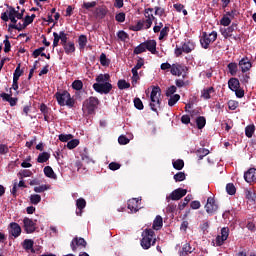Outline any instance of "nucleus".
<instances>
[{"mask_svg": "<svg viewBox=\"0 0 256 256\" xmlns=\"http://www.w3.org/2000/svg\"><path fill=\"white\" fill-rule=\"evenodd\" d=\"M55 98L60 107H65V105L70 109L75 107V99L71 98V94L67 90L56 92Z\"/></svg>", "mask_w": 256, "mask_h": 256, "instance_id": "1", "label": "nucleus"}, {"mask_svg": "<svg viewBox=\"0 0 256 256\" xmlns=\"http://www.w3.org/2000/svg\"><path fill=\"white\" fill-rule=\"evenodd\" d=\"M99 103V98L95 96H90L86 99L82 104V111L84 115H95V111H97Z\"/></svg>", "mask_w": 256, "mask_h": 256, "instance_id": "2", "label": "nucleus"}, {"mask_svg": "<svg viewBox=\"0 0 256 256\" xmlns=\"http://www.w3.org/2000/svg\"><path fill=\"white\" fill-rule=\"evenodd\" d=\"M161 88L159 86H154L152 88L151 94H150V108L151 111H154V113H157V109L161 107Z\"/></svg>", "mask_w": 256, "mask_h": 256, "instance_id": "3", "label": "nucleus"}, {"mask_svg": "<svg viewBox=\"0 0 256 256\" xmlns=\"http://www.w3.org/2000/svg\"><path fill=\"white\" fill-rule=\"evenodd\" d=\"M155 231L153 229H145L142 232L141 247L144 249H150L151 245H155L157 239H153Z\"/></svg>", "mask_w": 256, "mask_h": 256, "instance_id": "4", "label": "nucleus"}, {"mask_svg": "<svg viewBox=\"0 0 256 256\" xmlns=\"http://www.w3.org/2000/svg\"><path fill=\"white\" fill-rule=\"evenodd\" d=\"M161 69L162 71H167V69H170V73L176 75L177 77H185V75H187V71H189L185 65H161Z\"/></svg>", "mask_w": 256, "mask_h": 256, "instance_id": "5", "label": "nucleus"}, {"mask_svg": "<svg viewBox=\"0 0 256 256\" xmlns=\"http://www.w3.org/2000/svg\"><path fill=\"white\" fill-rule=\"evenodd\" d=\"M216 40H217V32L213 31L209 34H207V32H204L202 37L200 38V43L203 49H209V45H211V43H214V41Z\"/></svg>", "mask_w": 256, "mask_h": 256, "instance_id": "6", "label": "nucleus"}, {"mask_svg": "<svg viewBox=\"0 0 256 256\" xmlns=\"http://www.w3.org/2000/svg\"><path fill=\"white\" fill-rule=\"evenodd\" d=\"M93 89L96 93H100V95H109L111 90L113 89V85L109 82L105 83H94Z\"/></svg>", "mask_w": 256, "mask_h": 256, "instance_id": "7", "label": "nucleus"}, {"mask_svg": "<svg viewBox=\"0 0 256 256\" xmlns=\"http://www.w3.org/2000/svg\"><path fill=\"white\" fill-rule=\"evenodd\" d=\"M204 209L206 213H208V215L212 217V215H215V213L219 211V204H217V201H215V198L208 197L207 202L204 206Z\"/></svg>", "mask_w": 256, "mask_h": 256, "instance_id": "8", "label": "nucleus"}, {"mask_svg": "<svg viewBox=\"0 0 256 256\" xmlns=\"http://www.w3.org/2000/svg\"><path fill=\"white\" fill-rule=\"evenodd\" d=\"M195 50V42L189 40L186 41L182 47H177L175 49V55L179 57V55H182L183 53H191V51Z\"/></svg>", "mask_w": 256, "mask_h": 256, "instance_id": "9", "label": "nucleus"}, {"mask_svg": "<svg viewBox=\"0 0 256 256\" xmlns=\"http://www.w3.org/2000/svg\"><path fill=\"white\" fill-rule=\"evenodd\" d=\"M187 195V189L178 188L171 192L169 196L166 197V201L169 203L170 201H179L183 199Z\"/></svg>", "mask_w": 256, "mask_h": 256, "instance_id": "10", "label": "nucleus"}, {"mask_svg": "<svg viewBox=\"0 0 256 256\" xmlns=\"http://www.w3.org/2000/svg\"><path fill=\"white\" fill-rule=\"evenodd\" d=\"M25 13V9L19 10L14 7H9V17L11 23H17V19H23V14Z\"/></svg>", "mask_w": 256, "mask_h": 256, "instance_id": "11", "label": "nucleus"}, {"mask_svg": "<svg viewBox=\"0 0 256 256\" xmlns=\"http://www.w3.org/2000/svg\"><path fill=\"white\" fill-rule=\"evenodd\" d=\"M229 238V227H224L221 229V235L216 237V245L217 247H221L225 241Z\"/></svg>", "mask_w": 256, "mask_h": 256, "instance_id": "12", "label": "nucleus"}, {"mask_svg": "<svg viewBox=\"0 0 256 256\" xmlns=\"http://www.w3.org/2000/svg\"><path fill=\"white\" fill-rule=\"evenodd\" d=\"M70 247L72 251H77V247H87V241H85V238L75 237L71 241Z\"/></svg>", "mask_w": 256, "mask_h": 256, "instance_id": "13", "label": "nucleus"}, {"mask_svg": "<svg viewBox=\"0 0 256 256\" xmlns=\"http://www.w3.org/2000/svg\"><path fill=\"white\" fill-rule=\"evenodd\" d=\"M23 224L26 233H35L37 228L35 227V222L33 221V219L26 217L23 220Z\"/></svg>", "mask_w": 256, "mask_h": 256, "instance_id": "14", "label": "nucleus"}, {"mask_svg": "<svg viewBox=\"0 0 256 256\" xmlns=\"http://www.w3.org/2000/svg\"><path fill=\"white\" fill-rule=\"evenodd\" d=\"M144 45L146 47V51H149L152 53V55H158L157 51V41L155 40H147L144 42Z\"/></svg>", "mask_w": 256, "mask_h": 256, "instance_id": "15", "label": "nucleus"}, {"mask_svg": "<svg viewBox=\"0 0 256 256\" xmlns=\"http://www.w3.org/2000/svg\"><path fill=\"white\" fill-rule=\"evenodd\" d=\"M139 201H141V199L138 198H132L128 200L127 207L131 213H137V211H139Z\"/></svg>", "mask_w": 256, "mask_h": 256, "instance_id": "16", "label": "nucleus"}, {"mask_svg": "<svg viewBox=\"0 0 256 256\" xmlns=\"http://www.w3.org/2000/svg\"><path fill=\"white\" fill-rule=\"evenodd\" d=\"M9 233H10V235H12V237L17 239V237H19V235H21V226H19V224H17V222L10 223Z\"/></svg>", "mask_w": 256, "mask_h": 256, "instance_id": "17", "label": "nucleus"}, {"mask_svg": "<svg viewBox=\"0 0 256 256\" xmlns=\"http://www.w3.org/2000/svg\"><path fill=\"white\" fill-rule=\"evenodd\" d=\"M244 179L246 183H253L256 181V169L250 168L246 173H244Z\"/></svg>", "mask_w": 256, "mask_h": 256, "instance_id": "18", "label": "nucleus"}, {"mask_svg": "<svg viewBox=\"0 0 256 256\" xmlns=\"http://www.w3.org/2000/svg\"><path fill=\"white\" fill-rule=\"evenodd\" d=\"M11 95H13V94L10 91V94L2 93V94H0V97L3 99V101H7L8 103H10L11 107H15V105H17V101H19V99L13 98V97H11Z\"/></svg>", "mask_w": 256, "mask_h": 256, "instance_id": "19", "label": "nucleus"}, {"mask_svg": "<svg viewBox=\"0 0 256 256\" xmlns=\"http://www.w3.org/2000/svg\"><path fill=\"white\" fill-rule=\"evenodd\" d=\"M143 66L142 65H135L132 68V85H137V81H139V72L138 70L141 69Z\"/></svg>", "mask_w": 256, "mask_h": 256, "instance_id": "20", "label": "nucleus"}, {"mask_svg": "<svg viewBox=\"0 0 256 256\" xmlns=\"http://www.w3.org/2000/svg\"><path fill=\"white\" fill-rule=\"evenodd\" d=\"M228 87L231 91H237L241 87V83L237 78H230L228 81Z\"/></svg>", "mask_w": 256, "mask_h": 256, "instance_id": "21", "label": "nucleus"}, {"mask_svg": "<svg viewBox=\"0 0 256 256\" xmlns=\"http://www.w3.org/2000/svg\"><path fill=\"white\" fill-rule=\"evenodd\" d=\"M33 245H35V242L32 239H25L22 243V247L25 249V251H31V253H35Z\"/></svg>", "mask_w": 256, "mask_h": 256, "instance_id": "22", "label": "nucleus"}, {"mask_svg": "<svg viewBox=\"0 0 256 256\" xmlns=\"http://www.w3.org/2000/svg\"><path fill=\"white\" fill-rule=\"evenodd\" d=\"M233 31H235V24H232L231 26H229L228 28H222L220 29L221 35H223V37L225 39L231 37V35L233 34Z\"/></svg>", "mask_w": 256, "mask_h": 256, "instance_id": "23", "label": "nucleus"}, {"mask_svg": "<svg viewBox=\"0 0 256 256\" xmlns=\"http://www.w3.org/2000/svg\"><path fill=\"white\" fill-rule=\"evenodd\" d=\"M161 227H163V217L157 215L153 221L152 229H154L155 231H159Z\"/></svg>", "mask_w": 256, "mask_h": 256, "instance_id": "24", "label": "nucleus"}, {"mask_svg": "<svg viewBox=\"0 0 256 256\" xmlns=\"http://www.w3.org/2000/svg\"><path fill=\"white\" fill-rule=\"evenodd\" d=\"M215 93V88L213 87H209L206 89H203L201 92V97L202 99H210L211 98V94Z\"/></svg>", "mask_w": 256, "mask_h": 256, "instance_id": "25", "label": "nucleus"}, {"mask_svg": "<svg viewBox=\"0 0 256 256\" xmlns=\"http://www.w3.org/2000/svg\"><path fill=\"white\" fill-rule=\"evenodd\" d=\"M51 159V154L49 152H42L38 155L37 163H47Z\"/></svg>", "mask_w": 256, "mask_h": 256, "instance_id": "26", "label": "nucleus"}, {"mask_svg": "<svg viewBox=\"0 0 256 256\" xmlns=\"http://www.w3.org/2000/svg\"><path fill=\"white\" fill-rule=\"evenodd\" d=\"M26 27L27 26H26L25 22H23V23L19 22L18 24L12 22V24L8 25L9 31H11V29H16V31H23V29H26Z\"/></svg>", "mask_w": 256, "mask_h": 256, "instance_id": "27", "label": "nucleus"}, {"mask_svg": "<svg viewBox=\"0 0 256 256\" xmlns=\"http://www.w3.org/2000/svg\"><path fill=\"white\" fill-rule=\"evenodd\" d=\"M44 175L49 177V179H57V174H55V171H53L51 166L44 167Z\"/></svg>", "mask_w": 256, "mask_h": 256, "instance_id": "28", "label": "nucleus"}, {"mask_svg": "<svg viewBox=\"0 0 256 256\" xmlns=\"http://www.w3.org/2000/svg\"><path fill=\"white\" fill-rule=\"evenodd\" d=\"M191 199H193V195L188 194L184 198V201L179 203L178 208L180 209V211H183V209H185L187 207V205H189V202L191 201Z\"/></svg>", "mask_w": 256, "mask_h": 256, "instance_id": "29", "label": "nucleus"}, {"mask_svg": "<svg viewBox=\"0 0 256 256\" xmlns=\"http://www.w3.org/2000/svg\"><path fill=\"white\" fill-rule=\"evenodd\" d=\"M196 125L198 129H203L207 125V119L204 116H199L196 118Z\"/></svg>", "mask_w": 256, "mask_h": 256, "instance_id": "30", "label": "nucleus"}, {"mask_svg": "<svg viewBox=\"0 0 256 256\" xmlns=\"http://www.w3.org/2000/svg\"><path fill=\"white\" fill-rule=\"evenodd\" d=\"M118 89H120L121 91H123V89H129V87H131V83L127 82L125 79H120L118 80Z\"/></svg>", "mask_w": 256, "mask_h": 256, "instance_id": "31", "label": "nucleus"}, {"mask_svg": "<svg viewBox=\"0 0 256 256\" xmlns=\"http://www.w3.org/2000/svg\"><path fill=\"white\" fill-rule=\"evenodd\" d=\"M179 99H181V96L179 94H174V95L170 96V98L168 100L169 107H174V105L177 104Z\"/></svg>", "mask_w": 256, "mask_h": 256, "instance_id": "32", "label": "nucleus"}, {"mask_svg": "<svg viewBox=\"0 0 256 256\" xmlns=\"http://www.w3.org/2000/svg\"><path fill=\"white\" fill-rule=\"evenodd\" d=\"M109 79H111V76L109 74H99L96 77V82L97 83H107V81H109Z\"/></svg>", "mask_w": 256, "mask_h": 256, "instance_id": "33", "label": "nucleus"}, {"mask_svg": "<svg viewBox=\"0 0 256 256\" xmlns=\"http://www.w3.org/2000/svg\"><path fill=\"white\" fill-rule=\"evenodd\" d=\"M145 51H147L146 46H145V42L139 44L138 46H136L134 48V54L135 55H141V53H145Z\"/></svg>", "mask_w": 256, "mask_h": 256, "instance_id": "34", "label": "nucleus"}, {"mask_svg": "<svg viewBox=\"0 0 256 256\" xmlns=\"http://www.w3.org/2000/svg\"><path fill=\"white\" fill-rule=\"evenodd\" d=\"M253 133H255V125H248L245 128V135L248 137V139H251L253 137Z\"/></svg>", "mask_w": 256, "mask_h": 256, "instance_id": "35", "label": "nucleus"}, {"mask_svg": "<svg viewBox=\"0 0 256 256\" xmlns=\"http://www.w3.org/2000/svg\"><path fill=\"white\" fill-rule=\"evenodd\" d=\"M174 169H176L177 171H181V169H183L185 167V162L181 159H178L176 161H174L172 163Z\"/></svg>", "mask_w": 256, "mask_h": 256, "instance_id": "36", "label": "nucleus"}, {"mask_svg": "<svg viewBox=\"0 0 256 256\" xmlns=\"http://www.w3.org/2000/svg\"><path fill=\"white\" fill-rule=\"evenodd\" d=\"M64 49L67 55L75 52V44L73 42L64 44Z\"/></svg>", "mask_w": 256, "mask_h": 256, "instance_id": "37", "label": "nucleus"}, {"mask_svg": "<svg viewBox=\"0 0 256 256\" xmlns=\"http://www.w3.org/2000/svg\"><path fill=\"white\" fill-rule=\"evenodd\" d=\"M30 203L32 205H39V203H41V195H39V194H32L30 196Z\"/></svg>", "mask_w": 256, "mask_h": 256, "instance_id": "38", "label": "nucleus"}, {"mask_svg": "<svg viewBox=\"0 0 256 256\" xmlns=\"http://www.w3.org/2000/svg\"><path fill=\"white\" fill-rule=\"evenodd\" d=\"M155 20V16H149L143 23L144 29H151V25H153V21Z\"/></svg>", "mask_w": 256, "mask_h": 256, "instance_id": "39", "label": "nucleus"}, {"mask_svg": "<svg viewBox=\"0 0 256 256\" xmlns=\"http://www.w3.org/2000/svg\"><path fill=\"white\" fill-rule=\"evenodd\" d=\"M76 207H77V209H79V211H81L82 209L87 207V201H85L84 198L77 199L76 200Z\"/></svg>", "mask_w": 256, "mask_h": 256, "instance_id": "40", "label": "nucleus"}, {"mask_svg": "<svg viewBox=\"0 0 256 256\" xmlns=\"http://www.w3.org/2000/svg\"><path fill=\"white\" fill-rule=\"evenodd\" d=\"M134 107L138 109V111H143V109H145V106L143 105V101H141V98H134Z\"/></svg>", "mask_w": 256, "mask_h": 256, "instance_id": "41", "label": "nucleus"}, {"mask_svg": "<svg viewBox=\"0 0 256 256\" xmlns=\"http://www.w3.org/2000/svg\"><path fill=\"white\" fill-rule=\"evenodd\" d=\"M58 139L62 143H67V142L71 141V139H73V135L72 134H60L58 136Z\"/></svg>", "mask_w": 256, "mask_h": 256, "instance_id": "42", "label": "nucleus"}, {"mask_svg": "<svg viewBox=\"0 0 256 256\" xmlns=\"http://www.w3.org/2000/svg\"><path fill=\"white\" fill-rule=\"evenodd\" d=\"M226 191L228 195H235V193H237V188H235V185L233 183H228L226 185Z\"/></svg>", "mask_w": 256, "mask_h": 256, "instance_id": "43", "label": "nucleus"}, {"mask_svg": "<svg viewBox=\"0 0 256 256\" xmlns=\"http://www.w3.org/2000/svg\"><path fill=\"white\" fill-rule=\"evenodd\" d=\"M72 89H74L75 91H81V89H83V81L75 80L72 83Z\"/></svg>", "mask_w": 256, "mask_h": 256, "instance_id": "44", "label": "nucleus"}, {"mask_svg": "<svg viewBox=\"0 0 256 256\" xmlns=\"http://www.w3.org/2000/svg\"><path fill=\"white\" fill-rule=\"evenodd\" d=\"M185 179H186L185 172H178L174 175V180L176 181V183L185 181Z\"/></svg>", "mask_w": 256, "mask_h": 256, "instance_id": "45", "label": "nucleus"}, {"mask_svg": "<svg viewBox=\"0 0 256 256\" xmlns=\"http://www.w3.org/2000/svg\"><path fill=\"white\" fill-rule=\"evenodd\" d=\"M117 37L120 39V41H127V39H129V34L123 30H120L117 32Z\"/></svg>", "mask_w": 256, "mask_h": 256, "instance_id": "46", "label": "nucleus"}, {"mask_svg": "<svg viewBox=\"0 0 256 256\" xmlns=\"http://www.w3.org/2000/svg\"><path fill=\"white\" fill-rule=\"evenodd\" d=\"M168 35H169V27L165 26L160 31L159 40L163 41V39H165V37H167Z\"/></svg>", "mask_w": 256, "mask_h": 256, "instance_id": "47", "label": "nucleus"}, {"mask_svg": "<svg viewBox=\"0 0 256 256\" xmlns=\"http://www.w3.org/2000/svg\"><path fill=\"white\" fill-rule=\"evenodd\" d=\"M220 25H223L224 27H229V25H231V18H229V16L224 15L220 20Z\"/></svg>", "mask_w": 256, "mask_h": 256, "instance_id": "48", "label": "nucleus"}, {"mask_svg": "<svg viewBox=\"0 0 256 256\" xmlns=\"http://www.w3.org/2000/svg\"><path fill=\"white\" fill-rule=\"evenodd\" d=\"M80 49H85V45H87V36L81 35L78 40Z\"/></svg>", "mask_w": 256, "mask_h": 256, "instance_id": "49", "label": "nucleus"}, {"mask_svg": "<svg viewBox=\"0 0 256 256\" xmlns=\"http://www.w3.org/2000/svg\"><path fill=\"white\" fill-rule=\"evenodd\" d=\"M48 189H49V186L45 184L34 187L35 193H45V191H48Z\"/></svg>", "mask_w": 256, "mask_h": 256, "instance_id": "50", "label": "nucleus"}, {"mask_svg": "<svg viewBox=\"0 0 256 256\" xmlns=\"http://www.w3.org/2000/svg\"><path fill=\"white\" fill-rule=\"evenodd\" d=\"M33 175V172L31 170H22L18 173V177L20 179H23L24 177H31Z\"/></svg>", "mask_w": 256, "mask_h": 256, "instance_id": "51", "label": "nucleus"}, {"mask_svg": "<svg viewBox=\"0 0 256 256\" xmlns=\"http://www.w3.org/2000/svg\"><path fill=\"white\" fill-rule=\"evenodd\" d=\"M58 39L61 41L62 45L67 44V34L65 33V31H60V33L58 34Z\"/></svg>", "mask_w": 256, "mask_h": 256, "instance_id": "52", "label": "nucleus"}, {"mask_svg": "<svg viewBox=\"0 0 256 256\" xmlns=\"http://www.w3.org/2000/svg\"><path fill=\"white\" fill-rule=\"evenodd\" d=\"M245 197L248 201H255V193H253L251 190H244Z\"/></svg>", "mask_w": 256, "mask_h": 256, "instance_id": "53", "label": "nucleus"}, {"mask_svg": "<svg viewBox=\"0 0 256 256\" xmlns=\"http://www.w3.org/2000/svg\"><path fill=\"white\" fill-rule=\"evenodd\" d=\"M79 145V139H72L67 143L68 149H75Z\"/></svg>", "mask_w": 256, "mask_h": 256, "instance_id": "54", "label": "nucleus"}, {"mask_svg": "<svg viewBox=\"0 0 256 256\" xmlns=\"http://www.w3.org/2000/svg\"><path fill=\"white\" fill-rule=\"evenodd\" d=\"M130 29H131V31H141L142 29H144L143 22L138 21L136 25L130 26Z\"/></svg>", "mask_w": 256, "mask_h": 256, "instance_id": "55", "label": "nucleus"}, {"mask_svg": "<svg viewBox=\"0 0 256 256\" xmlns=\"http://www.w3.org/2000/svg\"><path fill=\"white\" fill-rule=\"evenodd\" d=\"M23 75V70H21V65H18L14 71L13 79H19Z\"/></svg>", "mask_w": 256, "mask_h": 256, "instance_id": "56", "label": "nucleus"}, {"mask_svg": "<svg viewBox=\"0 0 256 256\" xmlns=\"http://www.w3.org/2000/svg\"><path fill=\"white\" fill-rule=\"evenodd\" d=\"M44 51H45V47L38 48L33 52V56L39 57V55H41V57H46Z\"/></svg>", "mask_w": 256, "mask_h": 256, "instance_id": "57", "label": "nucleus"}, {"mask_svg": "<svg viewBox=\"0 0 256 256\" xmlns=\"http://www.w3.org/2000/svg\"><path fill=\"white\" fill-rule=\"evenodd\" d=\"M228 69L232 77H235V75H237V71H239V68L237 65H228Z\"/></svg>", "mask_w": 256, "mask_h": 256, "instance_id": "58", "label": "nucleus"}, {"mask_svg": "<svg viewBox=\"0 0 256 256\" xmlns=\"http://www.w3.org/2000/svg\"><path fill=\"white\" fill-rule=\"evenodd\" d=\"M175 93H177V87L176 86H170L166 91V97H171Z\"/></svg>", "mask_w": 256, "mask_h": 256, "instance_id": "59", "label": "nucleus"}, {"mask_svg": "<svg viewBox=\"0 0 256 256\" xmlns=\"http://www.w3.org/2000/svg\"><path fill=\"white\" fill-rule=\"evenodd\" d=\"M118 143L119 145H127L129 144V138H127V136L121 135L118 137Z\"/></svg>", "mask_w": 256, "mask_h": 256, "instance_id": "60", "label": "nucleus"}, {"mask_svg": "<svg viewBox=\"0 0 256 256\" xmlns=\"http://www.w3.org/2000/svg\"><path fill=\"white\" fill-rule=\"evenodd\" d=\"M7 153H9V146L0 144V155H7Z\"/></svg>", "mask_w": 256, "mask_h": 256, "instance_id": "61", "label": "nucleus"}, {"mask_svg": "<svg viewBox=\"0 0 256 256\" xmlns=\"http://www.w3.org/2000/svg\"><path fill=\"white\" fill-rule=\"evenodd\" d=\"M183 252L185 253V255H189V253H191L193 251V248L191 247L190 244L186 243L184 244V246L182 247Z\"/></svg>", "mask_w": 256, "mask_h": 256, "instance_id": "62", "label": "nucleus"}, {"mask_svg": "<svg viewBox=\"0 0 256 256\" xmlns=\"http://www.w3.org/2000/svg\"><path fill=\"white\" fill-rule=\"evenodd\" d=\"M115 19H116V21H118V23H124L125 22V13L120 12V13L116 14Z\"/></svg>", "mask_w": 256, "mask_h": 256, "instance_id": "63", "label": "nucleus"}, {"mask_svg": "<svg viewBox=\"0 0 256 256\" xmlns=\"http://www.w3.org/2000/svg\"><path fill=\"white\" fill-rule=\"evenodd\" d=\"M198 153H199L198 158L201 161V159H203V157H206V155L209 153V150L202 148L198 151Z\"/></svg>", "mask_w": 256, "mask_h": 256, "instance_id": "64", "label": "nucleus"}]
</instances>
